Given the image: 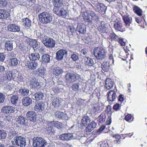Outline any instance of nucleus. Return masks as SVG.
<instances>
[{
    "label": "nucleus",
    "mask_w": 147,
    "mask_h": 147,
    "mask_svg": "<svg viewBox=\"0 0 147 147\" xmlns=\"http://www.w3.org/2000/svg\"><path fill=\"white\" fill-rule=\"evenodd\" d=\"M63 0H52V2L54 5L53 12L59 16H61L65 18L68 15L67 11L61 6L63 5Z\"/></svg>",
    "instance_id": "obj_1"
},
{
    "label": "nucleus",
    "mask_w": 147,
    "mask_h": 147,
    "mask_svg": "<svg viewBox=\"0 0 147 147\" xmlns=\"http://www.w3.org/2000/svg\"><path fill=\"white\" fill-rule=\"evenodd\" d=\"M93 54L96 59L99 60H102L107 57V52L103 47H96L93 51Z\"/></svg>",
    "instance_id": "obj_2"
},
{
    "label": "nucleus",
    "mask_w": 147,
    "mask_h": 147,
    "mask_svg": "<svg viewBox=\"0 0 147 147\" xmlns=\"http://www.w3.org/2000/svg\"><path fill=\"white\" fill-rule=\"evenodd\" d=\"M65 77L66 83L69 84L77 82L80 79V76L79 75L71 72L67 73Z\"/></svg>",
    "instance_id": "obj_3"
},
{
    "label": "nucleus",
    "mask_w": 147,
    "mask_h": 147,
    "mask_svg": "<svg viewBox=\"0 0 147 147\" xmlns=\"http://www.w3.org/2000/svg\"><path fill=\"white\" fill-rule=\"evenodd\" d=\"M42 43L47 47L52 48L55 46V41L52 39L48 38L46 36H43L42 35L40 37Z\"/></svg>",
    "instance_id": "obj_4"
},
{
    "label": "nucleus",
    "mask_w": 147,
    "mask_h": 147,
    "mask_svg": "<svg viewBox=\"0 0 147 147\" xmlns=\"http://www.w3.org/2000/svg\"><path fill=\"white\" fill-rule=\"evenodd\" d=\"M40 22L45 24L51 22L52 20V16L46 12H43L38 15Z\"/></svg>",
    "instance_id": "obj_5"
},
{
    "label": "nucleus",
    "mask_w": 147,
    "mask_h": 147,
    "mask_svg": "<svg viewBox=\"0 0 147 147\" xmlns=\"http://www.w3.org/2000/svg\"><path fill=\"white\" fill-rule=\"evenodd\" d=\"M47 144L45 140L42 138L37 137L34 138L33 139V145L35 147H45Z\"/></svg>",
    "instance_id": "obj_6"
},
{
    "label": "nucleus",
    "mask_w": 147,
    "mask_h": 147,
    "mask_svg": "<svg viewBox=\"0 0 147 147\" xmlns=\"http://www.w3.org/2000/svg\"><path fill=\"white\" fill-rule=\"evenodd\" d=\"M14 141H12V144L20 147L25 146L26 144V140L23 136H17L14 138Z\"/></svg>",
    "instance_id": "obj_7"
},
{
    "label": "nucleus",
    "mask_w": 147,
    "mask_h": 147,
    "mask_svg": "<svg viewBox=\"0 0 147 147\" xmlns=\"http://www.w3.org/2000/svg\"><path fill=\"white\" fill-rule=\"evenodd\" d=\"M78 137V136L76 134L69 133L61 134L59 137L61 140L65 141L70 140L71 139H76Z\"/></svg>",
    "instance_id": "obj_8"
},
{
    "label": "nucleus",
    "mask_w": 147,
    "mask_h": 147,
    "mask_svg": "<svg viewBox=\"0 0 147 147\" xmlns=\"http://www.w3.org/2000/svg\"><path fill=\"white\" fill-rule=\"evenodd\" d=\"M117 91L112 90L109 91L107 93V100L110 104H112L113 101H114L117 96Z\"/></svg>",
    "instance_id": "obj_9"
},
{
    "label": "nucleus",
    "mask_w": 147,
    "mask_h": 147,
    "mask_svg": "<svg viewBox=\"0 0 147 147\" xmlns=\"http://www.w3.org/2000/svg\"><path fill=\"white\" fill-rule=\"evenodd\" d=\"M28 84L33 89H38L40 87L39 83L38 80L34 77L29 79V80L28 82Z\"/></svg>",
    "instance_id": "obj_10"
},
{
    "label": "nucleus",
    "mask_w": 147,
    "mask_h": 147,
    "mask_svg": "<svg viewBox=\"0 0 147 147\" xmlns=\"http://www.w3.org/2000/svg\"><path fill=\"white\" fill-rule=\"evenodd\" d=\"M67 53V51L65 49H61L58 51L56 53V58L58 61L63 59L65 55Z\"/></svg>",
    "instance_id": "obj_11"
},
{
    "label": "nucleus",
    "mask_w": 147,
    "mask_h": 147,
    "mask_svg": "<svg viewBox=\"0 0 147 147\" xmlns=\"http://www.w3.org/2000/svg\"><path fill=\"white\" fill-rule=\"evenodd\" d=\"M27 118L31 121L34 123L36 121L37 116L36 113L33 111H28L26 114Z\"/></svg>",
    "instance_id": "obj_12"
},
{
    "label": "nucleus",
    "mask_w": 147,
    "mask_h": 147,
    "mask_svg": "<svg viewBox=\"0 0 147 147\" xmlns=\"http://www.w3.org/2000/svg\"><path fill=\"white\" fill-rule=\"evenodd\" d=\"M122 18L125 25L128 27L132 22L131 17L129 16L127 13H125L122 15Z\"/></svg>",
    "instance_id": "obj_13"
},
{
    "label": "nucleus",
    "mask_w": 147,
    "mask_h": 147,
    "mask_svg": "<svg viewBox=\"0 0 147 147\" xmlns=\"http://www.w3.org/2000/svg\"><path fill=\"white\" fill-rule=\"evenodd\" d=\"M45 103L42 101L35 102V105L34 107V110L38 112L43 110L45 109Z\"/></svg>",
    "instance_id": "obj_14"
},
{
    "label": "nucleus",
    "mask_w": 147,
    "mask_h": 147,
    "mask_svg": "<svg viewBox=\"0 0 147 147\" xmlns=\"http://www.w3.org/2000/svg\"><path fill=\"white\" fill-rule=\"evenodd\" d=\"M15 108L10 106H5L3 107L1 109L2 112L5 114H10L14 113Z\"/></svg>",
    "instance_id": "obj_15"
},
{
    "label": "nucleus",
    "mask_w": 147,
    "mask_h": 147,
    "mask_svg": "<svg viewBox=\"0 0 147 147\" xmlns=\"http://www.w3.org/2000/svg\"><path fill=\"white\" fill-rule=\"evenodd\" d=\"M7 29L12 32H18L20 31V26L15 24H10L7 26Z\"/></svg>",
    "instance_id": "obj_16"
},
{
    "label": "nucleus",
    "mask_w": 147,
    "mask_h": 147,
    "mask_svg": "<svg viewBox=\"0 0 147 147\" xmlns=\"http://www.w3.org/2000/svg\"><path fill=\"white\" fill-rule=\"evenodd\" d=\"M96 26L99 32L103 33H107V28L105 26V23L103 22H101Z\"/></svg>",
    "instance_id": "obj_17"
},
{
    "label": "nucleus",
    "mask_w": 147,
    "mask_h": 147,
    "mask_svg": "<svg viewBox=\"0 0 147 147\" xmlns=\"http://www.w3.org/2000/svg\"><path fill=\"white\" fill-rule=\"evenodd\" d=\"M84 16H90L91 17V19L96 20L99 19V17L92 10L86 11L84 13Z\"/></svg>",
    "instance_id": "obj_18"
},
{
    "label": "nucleus",
    "mask_w": 147,
    "mask_h": 147,
    "mask_svg": "<svg viewBox=\"0 0 147 147\" xmlns=\"http://www.w3.org/2000/svg\"><path fill=\"white\" fill-rule=\"evenodd\" d=\"M17 121L20 125L27 126L28 125V120L22 116H19L17 118Z\"/></svg>",
    "instance_id": "obj_19"
},
{
    "label": "nucleus",
    "mask_w": 147,
    "mask_h": 147,
    "mask_svg": "<svg viewBox=\"0 0 147 147\" xmlns=\"http://www.w3.org/2000/svg\"><path fill=\"white\" fill-rule=\"evenodd\" d=\"M25 65L30 69L34 70L36 69L38 66V63L36 61L29 62H28L25 64Z\"/></svg>",
    "instance_id": "obj_20"
},
{
    "label": "nucleus",
    "mask_w": 147,
    "mask_h": 147,
    "mask_svg": "<svg viewBox=\"0 0 147 147\" xmlns=\"http://www.w3.org/2000/svg\"><path fill=\"white\" fill-rule=\"evenodd\" d=\"M94 8L96 11L100 13H103L105 10V6L101 3H96L95 5Z\"/></svg>",
    "instance_id": "obj_21"
},
{
    "label": "nucleus",
    "mask_w": 147,
    "mask_h": 147,
    "mask_svg": "<svg viewBox=\"0 0 147 147\" xmlns=\"http://www.w3.org/2000/svg\"><path fill=\"white\" fill-rule=\"evenodd\" d=\"M53 123L51 121L48 123L47 126L46 132L50 135L53 134L54 130L53 129Z\"/></svg>",
    "instance_id": "obj_22"
},
{
    "label": "nucleus",
    "mask_w": 147,
    "mask_h": 147,
    "mask_svg": "<svg viewBox=\"0 0 147 147\" xmlns=\"http://www.w3.org/2000/svg\"><path fill=\"white\" fill-rule=\"evenodd\" d=\"M44 97V95L41 92H38L32 95V98L35 100H42Z\"/></svg>",
    "instance_id": "obj_23"
},
{
    "label": "nucleus",
    "mask_w": 147,
    "mask_h": 147,
    "mask_svg": "<svg viewBox=\"0 0 147 147\" xmlns=\"http://www.w3.org/2000/svg\"><path fill=\"white\" fill-rule=\"evenodd\" d=\"M77 30L80 33L84 34L86 32V29L82 24L81 23H78Z\"/></svg>",
    "instance_id": "obj_24"
},
{
    "label": "nucleus",
    "mask_w": 147,
    "mask_h": 147,
    "mask_svg": "<svg viewBox=\"0 0 147 147\" xmlns=\"http://www.w3.org/2000/svg\"><path fill=\"white\" fill-rule=\"evenodd\" d=\"M22 23L26 28H30L31 26L32 22L29 18H26L22 19Z\"/></svg>",
    "instance_id": "obj_25"
},
{
    "label": "nucleus",
    "mask_w": 147,
    "mask_h": 147,
    "mask_svg": "<svg viewBox=\"0 0 147 147\" xmlns=\"http://www.w3.org/2000/svg\"><path fill=\"white\" fill-rule=\"evenodd\" d=\"M9 15V13L5 10L0 9V19H6Z\"/></svg>",
    "instance_id": "obj_26"
},
{
    "label": "nucleus",
    "mask_w": 147,
    "mask_h": 147,
    "mask_svg": "<svg viewBox=\"0 0 147 147\" xmlns=\"http://www.w3.org/2000/svg\"><path fill=\"white\" fill-rule=\"evenodd\" d=\"M51 57L50 55L47 54L43 55L41 57L42 62L45 64H47L50 63Z\"/></svg>",
    "instance_id": "obj_27"
},
{
    "label": "nucleus",
    "mask_w": 147,
    "mask_h": 147,
    "mask_svg": "<svg viewBox=\"0 0 147 147\" xmlns=\"http://www.w3.org/2000/svg\"><path fill=\"white\" fill-rule=\"evenodd\" d=\"M5 50L7 51H12L13 49V41L6 40L5 43Z\"/></svg>",
    "instance_id": "obj_28"
},
{
    "label": "nucleus",
    "mask_w": 147,
    "mask_h": 147,
    "mask_svg": "<svg viewBox=\"0 0 147 147\" xmlns=\"http://www.w3.org/2000/svg\"><path fill=\"white\" fill-rule=\"evenodd\" d=\"M28 57L30 60L34 61L38 60L40 58L39 54L38 53H31L29 55Z\"/></svg>",
    "instance_id": "obj_29"
},
{
    "label": "nucleus",
    "mask_w": 147,
    "mask_h": 147,
    "mask_svg": "<svg viewBox=\"0 0 147 147\" xmlns=\"http://www.w3.org/2000/svg\"><path fill=\"white\" fill-rule=\"evenodd\" d=\"M45 73V70L43 67L40 68L33 71V74L35 75H38L40 76H43Z\"/></svg>",
    "instance_id": "obj_30"
},
{
    "label": "nucleus",
    "mask_w": 147,
    "mask_h": 147,
    "mask_svg": "<svg viewBox=\"0 0 147 147\" xmlns=\"http://www.w3.org/2000/svg\"><path fill=\"white\" fill-rule=\"evenodd\" d=\"M55 114L56 117L59 119H66L67 117V115L66 114L59 111H56Z\"/></svg>",
    "instance_id": "obj_31"
},
{
    "label": "nucleus",
    "mask_w": 147,
    "mask_h": 147,
    "mask_svg": "<svg viewBox=\"0 0 147 147\" xmlns=\"http://www.w3.org/2000/svg\"><path fill=\"white\" fill-rule=\"evenodd\" d=\"M113 82L111 79L107 78L105 81V87L107 89L109 90L113 87Z\"/></svg>",
    "instance_id": "obj_32"
},
{
    "label": "nucleus",
    "mask_w": 147,
    "mask_h": 147,
    "mask_svg": "<svg viewBox=\"0 0 147 147\" xmlns=\"http://www.w3.org/2000/svg\"><path fill=\"white\" fill-rule=\"evenodd\" d=\"M96 123L94 121H92L86 127V130L87 132H90L95 128L96 126Z\"/></svg>",
    "instance_id": "obj_33"
},
{
    "label": "nucleus",
    "mask_w": 147,
    "mask_h": 147,
    "mask_svg": "<svg viewBox=\"0 0 147 147\" xmlns=\"http://www.w3.org/2000/svg\"><path fill=\"white\" fill-rule=\"evenodd\" d=\"M32 100L29 97H24L22 99V103L24 106H28L32 103Z\"/></svg>",
    "instance_id": "obj_34"
},
{
    "label": "nucleus",
    "mask_w": 147,
    "mask_h": 147,
    "mask_svg": "<svg viewBox=\"0 0 147 147\" xmlns=\"http://www.w3.org/2000/svg\"><path fill=\"white\" fill-rule=\"evenodd\" d=\"M19 60L16 58L10 59L9 61L8 64L11 66H16L18 64Z\"/></svg>",
    "instance_id": "obj_35"
},
{
    "label": "nucleus",
    "mask_w": 147,
    "mask_h": 147,
    "mask_svg": "<svg viewBox=\"0 0 147 147\" xmlns=\"http://www.w3.org/2000/svg\"><path fill=\"white\" fill-rule=\"evenodd\" d=\"M84 63L86 65L92 66L94 64L93 59L90 58L85 57L84 58Z\"/></svg>",
    "instance_id": "obj_36"
},
{
    "label": "nucleus",
    "mask_w": 147,
    "mask_h": 147,
    "mask_svg": "<svg viewBox=\"0 0 147 147\" xmlns=\"http://www.w3.org/2000/svg\"><path fill=\"white\" fill-rule=\"evenodd\" d=\"M90 121V120L89 117L88 116H84L81 120L82 124L83 126H86Z\"/></svg>",
    "instance_id": "obj_37"
},
{
    "label": "nucleus",
    "mask_w": 147,
    "mask_h": 147,
    "mask_svg": "<svg viewBox=\"0 0 147 147\" xmlns=\"http://www.w3.org/2000/svg\"><path fill=\"white\" fill-rule=\"evenodd\" d=\"M29 90L27 88H22L19 91V94L22 96H27L29 94Z\"/></svg>",
    "instance_id": "obj_38"
},
{
    "label": "nucleus",
    "mask_w": 147,
    "mask_h": 147,
    "mask_svg": "<svg viewBox=\"0 0 147 147\" xmlns=\"http://www.w3.org/2000/svg\"><path fill=\"white\" fill-rule=\"evenodd\" d=\"M53 74L56 76H58L63 72V70L59 67L53 68Z\"/></svg>",
    "instance_id": "obj_39"
},
{
    "label": "nucleus",
    "mask_w": 147,
    "mask_h": 147,
    "mask_svg": "<svg viewBox=\"0 0 147 147\" xmlns=\"http://www.w3.org/2000/svg\"><path fill=\"white\" fill-rule=\"evenodd\" d=\"M18 98L17 95L16 94L13 95L11 97L10 100L12 104L16 105L18 101Z\"/></svg>",
    "instance_id": "obj_40"
},
{
    "label": "nucleus",
    "mask_w": 147,
    "mask_h": 147,
    "mask_svg": "<svg viewBox=\"0 0 147 147\" xmlns=\"http://www.w3.org/2000/svg\"><path fill=\"white\" fill-rule=\"evenodd\" d=\"M53 100V105L55 107L58 108L60 105L61 103V100L59 98H54Z\"/></svg>",
    "instance_id": "obj_41"
},
{
    "label": "nucleus",
    "mask_w": 147,
    "mask_h": 147,
    "mask_svg": "<svg viewBox=\"0 0 147 147\" xmlns=\"http://www.w3.org/2000/svg\"><path fill=\"white\" fill-rule=\"evenodd\" d=\"M102 69L105 71H108L110 68L109 63L108 62H104L102 64Z\"/></svg>",
    "instance_id": "obj_42"
},
{
    "label": "nucleus",
    "mask_w": 147,
    "mask_h": 147,
    "mask_svg": "<svg viewBox=\"0 0 147 147\" xmlns=\"http://www.w3.org/2000/svg\"><path fill=\"white\" fill-rule=\"evenodd\" d=\"M122 24L120 21L115 22L114 24V27L115 29L118 31H120L122 27Z\"/></svg>",
    "instance_id": "obj_43"
},
{
    "label": "nucleus",
    "mask_w": 147,
    "mask_h": 147,
    "mask_svg": "<svg viewBox=\"0 0 147 147\" xmlns=\"http://www.w3.org/2000/svg\"><path fill=\"white\" fill-rule=\"evenodd\" d=\"M133 11L135 13L139 16L142 15V11L138 7L136 6H134Z\"/></svg>",
    "instance_id": "obj_44"
},
{
    "label": "nucleus",
    "mask_w": 147,
    "mask_h": 147,
    "mask_svg": "<svg viewBox=\"0 0 147 147\" xmlns=\"http://www.w3.org/2000/svg\"><path fill=\"white\" fill-rule=\"evenodd\" d=\"M80 84L79 83H76L73 84L71 86L72 90L76 92L80 90Z\"/></svg>",
    "instance_id": "obj_45"
},
{
    "label": "nucleus",
    "mask_w": 147,
    "mask_h": 147,
    "mask_svg": "<svg viewBox=\"0 0 147 147\" xmlns=\"http://www.w3.org/2000/svg\"><path fill=\"white\" fill-rule=\"evenodd\" d=\"M114 137L115 138L114 140L115 143L117 145L119 144L120 143L121 136L119 134H116L114 136Z\"/></svg>",
    "instance_id": "obj_46"
},
{
    "label": "nucleus",
    "mask_w": 147,
    "mask_h": 147,
    "mask_svg": "<svg viewBox=\"0 0 147 147\" xmlns=\"http://www.w3.org/2000/svg\"><path fill=\"white\" fill-rule=\"evenodd\" d=\"M53 123V126L57 127V128L59 129L60 128H62V123L60 122L59 121H51Z\"/></svg>",
    "instance_id": "obj_47"
},
{
    "label": "nucleus",
    "mask_w": 147,
    "mask_h": 147,
    "mask_svg": "<svg viewBox=\"0 0 147 147\" xmlns=\"http://www.w3.org/2000/svg\"><path fill=\"white\" fill-rule=\"evenodd\" d=\"M106 116L104 114H101L98 117V119L99 122L102 123L105 121Z\"/></svg>",
    "instance_id": "obj_48"
},
{
    "label": "nucleus",
    "mask_w": 147,
    "mask_h": 147,
    "mask_svg": "<svg viewBox=\"0 0 147 147\" xmlns=\"http://www.w3.org/2000/svg\"><path fill=\"white\" fill-rule=\"evenodd\" d=\"M7 0H0V7L3 8L7 5Z\"/></svg>",
    "instance_id": "obj_49"
},
{
    "label": "nucleus",
    "mask_w": 147,
    "mask_h": 147,
    "mask_svg": "<svg viewBox=\"0 0 147 147\" xmlns=\"http://www.w3.org/2000/svg\"><path fill=\"white\" fill-rule=\"evenodd\" d=\"M125 119L127 121L130 122L133 120V117L131 114H129L125 116Z\"/></svg>",
    "instance_id": "obj_50"
},
{
    "label": "nucleus",
    "mask_w": 147,
    "mask_h": 147,
    "mask_svg": "<svg viewBox=\"0 0 147 147\" xmlns=\"http://www.w3.org/2000/svg\"><path fill=\"white\" fill-rule=\"evenodd\" d=\"M98 146L100 147H109L108 143L107 142H100L98 144Z\"/></svg>",
    "instance_id": "obj_51"
},
{
    "label": "nucleus",
    "mask_w": 147,
    "mask_h": 147,
    "mask_svg": "<svg viewBox=\"0 0 147 147\" xmlns=\"http://www.w3.org/2000/svg\"><path fill=\"white\" fill-rule=\"evenodd\" d=\"M7 133L3 130H0V139H4L6 137Z\"/></svg>",
    "instance_id": "obj_52"
},
{
    "label": "nucleus",
    "mask_w": 147,
    "mask_h": 147,
    "mask_svg": "<svg viewBox=\"0 0 147 147\" xmlns=\"http://www.w3.org/2000/svg\"><path fill=\"white\" fill-rule=\"evenodd\" d=\"M110 37L112 41H116L118 40V36L114 33L111 34Z\"/></svg>",
    "instance_id": "obj_53"
},
{
    "label": "nucleus",
    "mask_w": 147,
    "mask_h": 147,
    "mask_svg": "<svg viewBox=\"0 0 147 147\" xmlns=\"http://www.w3.org/2000/svg\"><path fill=\"white\" fill-rule=\"evenodd\" d=\"M36 49H38L40 53H41L45 51V47L42 45H39Z\"/></svg>",
    "instance_id": "obj_54"
},
{
    "label": "nucleus",
    "mask_w": 147,
    "mask_h": 147,
    "mask_svg": "<svg viewBox=\"0 0 147 147\" xmlns=\"http://www.w3.org/2000/svg\"><path fill=\"white\" fill-rule=\"evenodd\" d=\"M93 111L94 113L100 112L101 111L100 106L98 105H95L94 107Z\"/></svg>",
    "instance_id": "obj_55"
},
{
    "label": "nucleus",
    "mask_w": 147,
    "mask_h": 147,
    "mask_svg": "<svg viewBox=\"0 0 147 147\" xmlns=\"http://www.w3.org/2000/svg\"><path fill=\"white\" fill-rule=\"evenodd\" d=\"M71 58L73 61H74L78 60L79 59L78 55L75 53H74L71 55Z\"/></svg>",
    "instance_id": "obj_56"
},
{
    "label": "nucleus",
    "mask_w": 147,
    "mask_h": 147,
    "mask_svg": "<svg viewBox=\"0 0 147 147\" xmlns=\"http://www.w3.org/2000/svg\"><path fill=\"white\" fill-rule=\"evenodd\" d=\"M10 72L11 74V79H13L15 78L16 76V71L14 70H12L10 71Z\"/></svg>",
    "instance_id": "obj_57"
},
{
    "label": "nucleus",
    "mask_w": 147,
    "mask_h": 147,
    "mask_svg": "<svg viewBox=\"0 0 147 147\" xmlns=\"http://www.w3.org/2000/svg\"><path fill=\"white\" fill-rule=\"evenodd\" d=\"M118 41L119 43L122 46H125V40L122 38H118Z\"/></svg>",
    "instance_id": "obj_58"
},
{
    "label": "nucleus",
    "mask_w": 147,
    "mask_h": 147,
    "mask_svg": "<svg viewBox=\"0 0 147 147\" xmlns=\"http://www.w3.org/2000/svg\"><path fill=\"white\" fill-rule=\"evenodd\" d=\"M109 59L111 62L112 63H114V59L113 55V51H112L110 53L108 54Z\"/></svg>",
    "instance_id": "obj_59"
},
{
    "label": "nucleus",
    "mask_w": 147,
    "mask_h": 147,
    "mask_svg": "<svg viewBox=\"0 0 147 147\" xmlns=\"http://www.w3.org/2000/svg\"><path fill=\"white\" fill-rule=\"evenodd\" d=\"M5 99V95L3 94L0 92V103H3Z\"/></svg>",
    "instance_id": "obj_60"
},
{
    "label": "nucleus",
    "mask_w": 147,
    "mask_h": 147,
    "mask_svg": "<svg viewBox=\"0 0 147 147\" xmlns=\"http://www.w3.org/2000/svg\"><path fill=\"white\" fill-rule=\"evenodd\" d=\"M83 18L86 20L85 21L88 22L89 24L92 23V20L91 19H90V18L89 16H86L84 15Z\"/></svg>",
    "instance_id": "obj_61"
},
{
    "label": "nucleus",
    "mask_w": 147,
    "mask_h": 147,
    "mask_svg": "<svg viewBox=\"0 0 147 147\" xmlns=\"http://www.w3.org/2000/svg\"><path fill=\"white\" fill-rule=\"evenodd\" d=\"M10 72L9 71H7L6 72L5 74H6L7 79L9 81H10L12 79H11V74Z\"/></svg>",
    "instance_id": "obj_62"
},
{
    "label": "nucleus",
    "mask_w": 147,
    "mask_h": 147,
    "mask_svg": "<svg viewBox=\"0 0 147 147\" xmlns=\"http://www.w3.org/2000/svg\"><path fill=\"white\" fill-rule=\"evenodd\" d=\"M67 30L69 31H70L71 33L74 32V31L76 30L75 29L74 27L73 26H69L67 28Z\"/></svg>",
    "instance_id": "obj_63"
},
{
    "label": "nucleus",
    "mask_w": 147,
    "mask_h": 147,
    "mask_svg": "<svg viewBox=\"0 0 147 147\" xmlns=\"http://www.w3.org/2000/svg\"><path fill=\"white\" fill-rule=\"evenodd\" d=\"M84 100L80 98L77 101V103L79 105H83L84 103Z\"/></svg>",
    "instance_id": "obj_64"
}]
</instances>
